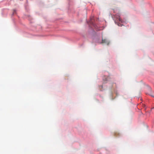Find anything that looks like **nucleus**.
I'll return each mask as SVG.
<instances>
[{
	"mask_svg": "<svg viewBox=\"0 0 154 154\" xmlns=\"http://www.w3.org/2000/svg\"><path fill=\"white\" fill-rule=\"evenodd\" d=\"M115 17H116L117 19V21H119V22H122V20L121 19L120 17L119 16L117 15L116 17L115 16Z\"/></svg>",
	"mask_w": 154,
	"mask_h": 154,
	"instance_id": "nucleus-2",
	"label": "nucleus"
},
{
	"mask_svg": "<svg viewBox=\"0 0 154 154\" xmlns=\"http://www.w3.org/2000/svg\"><path fill=\"white\" fill-rule=\"evenodd\" d=\"M115 23H117V25H118V26H122V24L120 23H117V22L116 21H115Z\"/></svg>",
	"mask_w": 154,
	"mask_h": 154,
	"instance_id": "nucleus-3",
	"label": "nucleus"
},
{
	"mask_svg": "<svg viewBox=\"0 0 154 154\" xmlns=\"http://www.w3.org/2000/svg\"><path fill=\"white\" fill-rule=\"evenodd\" d=\"M102 43H105L107 45H108L109 44V42L106 39H102Z\"/></svg>",
	"mask_w": 154,
	"mask_h": 154,
	"instance_id": "nucleus-1",
	"label": "nucleus"
}]
</instances>
